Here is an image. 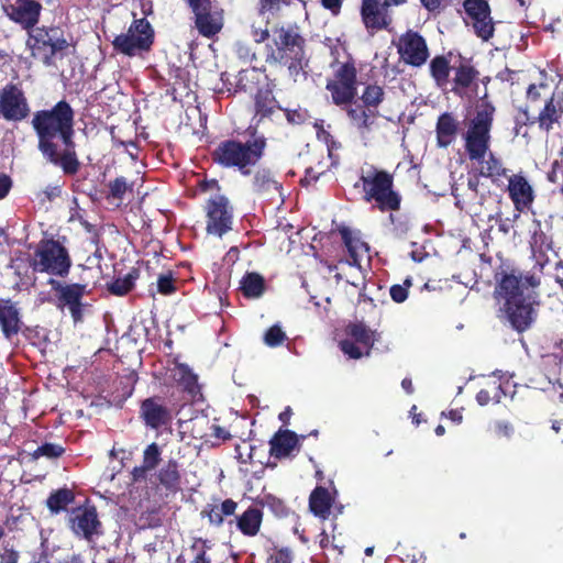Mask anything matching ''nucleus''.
Here are the masks:
<instances>
[{"label":"nucleus","instance_id":"37998d69","mask_svg":"<svg viewBox=\"0 0 563 563\" xmlns=\"http://www.w3.org/2000/svg\"><path fill=\"white\" fill-rule=\"evenodd\" d=\"M162 451L157 443L153 442L148 444L143 451L142 464L145 468L153 471L159 464L162 457Z\"/></svg>","mask_w":563,"mask_h":563},{"label":"nucleus","instance_id":"4d7b16f0","mask_svg":"<svg viewBox=\"0 0 563 563\" xmlns=\"http://www.w3.org/2000/svg\"><path fill=\"white\" fill-rule=\"evenodd\" d=\"M234 51L239 58L243 60L251 62L255 58V52L253 51V48L242 41H238L234 44Z\"/></svg>","mask_w":563,"mask_h":563},{"label":"nucleus","instance_id":"774afa93","mask_svg":"<svg viewBox=\"0 0 563 563\" xmlns=\"http://www.w3.org/2000/svg\"><path fill=\"white\" fill-rule=\"evenodd\" d=\"M55 563H86V560L81 553L74 552L56 560Z\"/></svg>","mask_w":563,"mask_h":563},{"label":"nucleus","instance_id":"e433bc0d","mask_svg":"<svg viewBox=\"0 0 563 563\" xmlns=\"http://www.w3.org/2000/svg\"><path fill=\"white\" fill-rule=\"evenodd\" d=\"M75 501V494L71 489L64 487L52 492L46 500V506L52 514H59Z\"/></svg>","mask_w":563,"mask_h":563},{"label":"nucleus","instance_id":"13d9d810","mask_svg":"<svg viewBox=\"0 0 563 563\" xmlns=\"http://www.w3.org/2000/svg\"><path fill=\"white\" fill-rule=\"evenodd\" d=\"M189 73L185 69L178 68L176 70L175 80L173 82L174 89H184L187 91H190V85H189Z\"/></svg>","mask_w":563,"mask_h":563},{"label":"nucleus","instance_id":"c756f323","mask_svg":"<svg viewBox=\"0 0 563 563\" xmlns=\"http://www.w3.org/2000/svg\"><path fill=\"white\" fill-rule=\"evenodd\" d=\"M238 503L231 498L224 499L220 505L206 504L200 511V517L207 519L209 525L216 528L222 527L225 517L233 516L236 511Z\"/></svg>","mask_w":563,"mask_h":563},{"label":"nucleus","instance_id":"bb28decb","mask_svg":"<svg viewBox=\"0 0 563 563\" xmlns=\"http://www.w3.org/2000/svg\"><path fill=\"white\" fill-rule=\"evenodd\" d=\"M460 133V122L452 112H443L438 117L435 123L437 146L448 148L452 145Z\"/></svg>","mask_w":563,"mask_h":563},{"label":"nucleus","instance_id":"b1692460","mask_svg":"<svg viewBox=\"0 0 563 563\" xmlns=\"http://www.w3.org/2000/svg\"><path fill=\"white\" fill-rule=\"evenodd\" d=\"M5 11L11 21L30 31L40 21L42 4L36 0H15V3L7 8Z\"/></svg>","mask_w":563,"mask_h":563},{"label":"nucleus","instance_id":"1a4fd4ad","mask_svg":"<svg viewBox=\"0 0 563 563\" xmlns=\"http://www.w3.org/2000/svg\"><path fill=\"white\" fill-rule=\"evenodd\" d=\"M155 31L146 18L134 19L125 33L118 34L112 46L114 52L128 57L143 56L152 51Z\"/></svg>","mask_w":563,"mask_h":563},{"label":"nucleus","instance_id":"20e7f679","mask_svg":"<svg viewBox=\"0 0 563 563\" xmlns=\"http://www.w3.org/2000/svg\"><path fill=\"white\" fill-rule=\"evenodd\" d=\"M306 40L300 34L296 24L275 25L272 29V36L265 46V62L271 66H285L294 81L301 76L307 78L305 67Z\"/></svg>","mask_w":563,"mask_h":563},{"label":"nucleus","instance_id":"423d86ee","mask_svg":"<svg viewBox=\"0 0 563 563\" xmlns=\"http://www.w3.org/2000/svg\"><path fill=\"white\" fill-rule=\"evenodd\" d=\"M429 70L440 89H449L461 98L467 96L468 92L477 95L479 70L471 59L461 58L457 64L451 65L448 56L437 55L431 59Z\"/></svg>","mask_w":563,"mask_h":563},{"label":"nucleus","instance_id":"cd10ccee","mask_svg":"<svg viewBox=\"0 0 563 563\" xmlns=\"http://www.w3.org/2000/svg\"><path fill=\"white\" fill-rule=\"evenodd\" d=\"M339 233L350 256L349 264L351 266H360L362 257L369 252L368 244L362 240L360 231L341 227L339 228Z\"/></svg>","mask_w":563,"mask_h":563},{"label":"nucleus","instance_id":"f704fd0d","mask_svg":"<svg viewBox=\"0 0 563 563\" xmlns=\"http://www.w3.org/2000/svg\"><path fill=\"white\" fill-rule=\"evenodd\" d=\"M548 90L549 85L545 82L529 85L526 93V104L521 109V113L525 120H527L532 114L531 112L533 110L539 108L541 102L544 103V99L549 98Z\"/></svg>","mask_w":563,"mask_h":563},{"label":"nucleus","instance_id":"f257e3e1","mask_svg":"<svg viewBox=\"0 0 563 563\" xmlns=\"http://www.w3.org/2000/svg\"><path fill=\"white\" fill-rule=\"evenodd\" d=\"M32 128L37 150L46 162L59 167L67 176L76 175L81 166L75 143V111L66 100L53 108L34 112Z\"/></svg>","mask_w":563,"mask_h":563},{"label":"nucleus","instance_id":"49530a36","mask_svg":"<svg viewBox=\"0 0 563 563\" xmlns=\"http://www.w3.org/2000/svg\"><path fill=\"white\" fill-rule=\"evenodd\" d=\"M287 340L286 333L278 324H274L264 333V343L269 347L282 345Z\"/></svg>","mask_w":563,"mask_h":563},{"label":"nucleus","instance_id":"09e8293b","mask_svg":"<svg viewBox=\"0 0 563 563\" xmlns=\"http://www.w3.org/2000/svg\"><path fill=\"white\" fill-rule=\"evenodd\" d=\"M412 286V280L410 277H407L404 280V284H396L393 285L389 289V294L391 299L397 302L401 303L408 298L409 288Z\"/></svg>","mask_w":563,"mask_h":563},{"label":"nucleus","instance_id":"72a5a7b5","mask_svg":"<svg viewBox=\"0 0 563 563\" xmlns=\"http://www.w3.org/2000/svg\"><path fill=\"white\" fill-rule=\"evenodd\" d=\"M235 521L242 534L254 537L261 529L263 511L257 507L251 506L241 516H238Z\"/></svg>","mask_w":563,"mask_h":563},{"label":"nucleus","instance_id":"603ef678","mask_svg":"<svg viewBox=\"0 0 563 563\" xmlns=\"http://www.w3.org/2000/svg\"><path fill=\"white\" fill-rule=\"evenodd\" d=\"M339 346L341 351L347 355L350 358L358 360L363 356V352L361 351V347L356 345L355 342H353L350 339L341 340L339 343Z\"/></svg>","mask_w":563,"mask_h":563},{"label":"nucleus","instance_id":"69168bd1","mask_svg":"<svg viewBox=\"0 0 563 563\" xmlns=\"http://www.w3.org/2000/svg\"><path fill=\"white\" fill-rule=\"evenodd\" d=\"M489 391L494 402L498 404L501 398L506 395L500 383L494 380L489 383Z\"/></svg>","mask_w":563,"mask_h":563},{"label":"nucleus","instance_id":"2f4dec72","mask_svg":"<svg viewBox=\"0 0 563 563\" xmlns=\"http://www.w3.org/2000/svg\"><path fill=\"white\" fill-rule=\"evenodd\" d=\"M297 445L298 437L294 431L279 430L269 441V454L280 460L289 456Z\"/></svg>","mask_w":563,"mask_h":563},{"label":"nucleus","instance_id":"2eb2a0df","mask_svg":"<svg viewBox=\"0 0 563 563\" xmlns=\"http://www.w3.org/2000/svg\"><path fill=\"white\" fill-rule=\"evenodd\" d=\"M195 15V25L199 34L211 38L223 26L222 10L211 0H186Z\"/></svg>","mask_w":563,"mask_h":563},{"label":"nucleus","instance_id":"aec40b11","mask_svg":"<svg viewBox=\"0 0 563 563\" xmlns=\"http://www.w3.org/2000/svg\"><path fill=\"white\" fill-rule=\"evenodd\" d=\"M362 23L369 35L388 30L393 24V15L382 0H362L360 7Z\"/></svg>","mask_w":563,"mask_h":563},{"label":"nucleus","instance_id":"f8f14e48","mask_svg":"<svg viewBox=\"0 0 563 563\" xmlns=\"http://www.w3.org/2000/svg\"><path fill=\"white\" fill-rule=\"evenodd\" d=\"M48 284L55 291L56 307L59 309L67 308L75 324L82 322L85 308L88 307L82 301L84 297L89 294L87 284H67L54 278H51Z\"/></svg>","mask_w":563,"mask_h":563},{"label":"nucleus","instance_id":"5701e85b","mask_svg":"<svg viewBox=\"0 0 563 563\" xmlns=\"http://www.w3.org/2000/svg\"><path fill=\"white\" fill-rule=\"evenodd\" d=\"M140 417L145 426L153 430H159L172 422L170 410L159 397L144 399L140 406Z\"/></svg>","mask_w":563,"mask_h":563},{"label":"nucleus","instance_id":"c85d7f7f","mask_svg":"<svg viewBox=\"0 0 563 563\" xmlns=\"http://www.w3.org/2000/svg\"><path fill=\"white\" fill-rule=\"evenodd\" d=\"M282 184L275 179L268 168H260L255 172L252 179L253 192L273 199L275 196H282Z\"/></svg>","mask_w":563,"mask_h":563},{"label":"nucleus","instance_id":"9b49d317","mask_svg":"<svg viewBox=\"0 0 563 563\" xmlns=\"http://www.w3.org/2000/svg\"><path fill=\"white\" fill-rule=\"evenodd\" d=\"M325 89L330 91L335 106L341 107L354 101L357 96V69L353 59L338 64L333 78L327 81Z\"/></svg>","mask_w":563,"mask_h":563},{"label":"nucleus","instance_id":"0e129e2a","mask_svg":"<svg viewBox=\"0 0 563 563\" xmlns=\"http://www.w3.org/2000/svg\"><path fill=\"white\" fill-rule=\"evenodd\" d=\"M344 0H320L321 5L329 10L332 15L338 16L341 12Z\"/></svg>","mask_w":563,"mask_h":563},{"label":"nucleus","instance_id":"393cba45","mask_svg":"<svg viewBox=\"0 0 563 563\" xmlns=\"http://www.w3.org/2000/svg\"><path fill=\"white\" fill-rule=\"evenodd\" d=\"M350 124L362 135L368 134L379 113L378 110L371 109L360 102L352 101L344 104Z\"/></svg>","mask_w":563,"mask_h":563},{"label":"nucleus","instance_id":"8fccbe9b","mask_svg":"<svg viewBox=\"0 0 563 563\" xmlns=\"http://www.w3.org/2000/svg\"><path fill=\"white\" fill-rule=\"evenodd\" d=\"M263 505L267 506L278 517L286 516L288 512L285 503L282 499L272 495L265 496Z\"/></svg>","mask_w":563,"mask_h":563},{"label":"nucleus","instance_id":"338daca9","mask_svg":"<svg viewBox=\"0 0 563 563\" xmlns=\"http://www.w3.org/2000/svg\"><path fill=\"white\" fill-rule=\"evenodd\" d=\"M12 188V179L9 175L0 173V200L5 198Z\"/></svg>","mask_w":563,"mask_h":563},{"label":"nucleus","instance_id":"a18cd8bd","mask_svg":"<svg viewBox=\"0 0 563 563\" xmlns=\"http://www.w3.org/2000/svg\"><path fill=\"white\" fill-rule=\"evenodd\" d=\"M109 187V194L107 195V198H113L122 200L125 192L128 190H132V186L128 184L125 177H117L115 179L111 180L108 185Z\"/></svg>","mask_w":563,"mask_h":563},{"label":"nucleus","instance_id":"f3484780","mask_svg":"<svg viewBox=\"0 0 563 563\" xmlns=\"http://www.w3.org/2000/svg\"><path fill=\"white\" fill-rule=\"evenodd\" d=\"M463 8L476 36L489 41L494 36L495 23L487 0H464Z\"/></svg>","mask_w":563,"mask_h":563},{"label":"nucleus","instance_id":"9d476101","mask_svg":"<svg viewBox=\"0 0 563 563\" xmlns=\"http://www.w3.org/2000/svg\"><path fill=\"white\" fill-rule=\"evenodd\" d=\"M26 45L34 58L40 59L45 66H52L55 55L67 49L69 43L58 26H41L29 31Z\"/></svg>","mask_w":563,"mask_h":563},{"label":"nucleus","instance_id":"0eeeda50","mask_svg":"<svg viewBox=\"0 0 563 563\" xmlns=\"http://www.w3.org/2000/svg\"><path fill=\"white\" fill-rule=\"evenodd\" d=\"M366 202H375L380 212L398 211L402 197L395 189L394 175L375 166L360 177Z\"/></svg>","mask_w":563,"mask_h":563},{"label":"nucleus","instance_id":"4be33fe9","mask_svg":"<svg viewBox=\"0 0 563 563\" xmlns=\"http://www.w3.org/2000/svg\"><path fill=\"white\" fill-rule=\"evenodd\" d=\"M507 191L518 212L530 209L536 199L533 187L522 173L514 174L508 178Z\"/></svg>","mask_w":563,"mask_h":563},{"label":"nucleus","instance_id":"a19ab883","mask_svg":"<svg viewBox=\"0 0 563 563\" xmlns=\"http://www.w3.org/2000/svg\"><path fill=\"white\" fill-rule=\"evenodd\" d=\"M384 99L385 91L383 87L376 84H371L364 88L361 96V103L371 109L377 110L378 106L384 101Z\"/></svg>","mask_w":563,"mask_h":563},{"label":"nucleus","instance_id":"a878e982","mask_svg":"<svg viewBox=\"0 0 563 563\" xmlns=\"http://www.w3.org/2000/svg\"><path fill=\"white\" fill-rule=\"evenodd\" d=\"M23 325L20 308L11 299L0 300V328L5 339L15 336Z\"/></svg>","mask_w":563,"mask_h":563},{"label":"nucleus","instance_id":"7c9ffc66","mask_svg":"<svg viewBox=\"0 0 563 563\" xmlns=\"http://www.w3.org/2000/svg\"><path fill=\"white\" fill-rule=\"evenodd\" d=\"M334 499L335 496L328 488L317 486L309 496V510L321 520H327L330 517Z\"/></svg>","mask_w":563,"mask_h":563},{"label":"nucleus","instance_id":"e2e57ef3","mask_svg":"<svg viewBox=\"0 0 563 563\" xmlns=\"http://www.w3.org/2000/svg\"><path fill=\"white\" fill-rule=\"evenodd\" d=\"M196 542H201L203 548L197 552L190 563H211L210 556L207 554V540L199 538Z\"/></svg>","mask_w":563,"mask_h":563},{"label":"nucleus","instance_id":"c03bdc74","mask_svg":"<svg viewBox=\"0 0 563 563\" xmlns=\"http://www.w3.org/2000/svg\"><path fill=\"white\" fill-rule=\"evenodd\" d=\"M64 453L65 448L60 444L45 442L32 453V457L37 460L42 456H45L52 460L60 457Z\"/></svg>","mask_w":563,"mask_h":563},{"label":"nucleus","instance_id":"ddd939ff","mask_svg":"<svg viewBox=\"0 0 563 563\" xmlns=\"http://www.w3.org/2000/svg\"><path fill=\"white\" fill-rule=\"evenodd\" d=\"M206 231L208 234L223 236L232 230L233 207L224 195H214L206 201Z\"/></svg>","mask_w":563,"mask_h":563},{"label":"nucleus","instance_id":"4c0bfd02","mask_svg":"<svg viewBox=\"0 0 563 563\" xmlns=\"http://www.w3.org/2000/svg\"><path fill=\"white\" fill-rule=\"evenodd\" d=\"M174 380L180 385L184 390L195 393L198 388V376L191 368L184 363H177L172 371Z\"/></svg>","mask_w":563,"mask_h":563},{"label":"nucleus","instance_id":"473e14b6","mask_svg":"<svg viewBox=\"0 0 563 563\" xmlns=\"http://www.w3.org/2000/svg\"><path fill=\"white\" fill-rule=\"evenodd\" d=\"M158 484L167 492L176 493L180 488L181 474L179 463L169 459L157 472Z\"/></svg>","mask_w":563,"mask_h":563},{"label":"nucleus","instance_id":"dca6fc26","mask_svg":"<svg viewBox=\"0 0 563 563\" xmlns=\"http://www.w3.org/2000/svg\"><path fill=\"white\" fill-rule=\"evenodd\" d=\"M31 114L29 100L16 84H7L0 89V115L8 122H22Z\"/></svg>","mask_w":563,"mask_h":563},{"label":"nucleus","instance_id":"79ce46f5","mask_svg":"<svg viewBox=\"0 0 563 563\" xmlns=\"http://www.w3.org/2000/svg\"><path fill=\"white\" fill-rule=\"evenodd\" d=\"M482 177L478 175H471L467 179V189L471 192L470 199L474 201V203L478 206H484L486 200V194L489 191L486 190L484 184L481 180Z\"/></svg>","mask_w":563,"mask_h":563},{"label":"nucleus","instance_id":"de8ad7c7","mask_svg":"<svg viewBox=\"0 0 563 563\" xmlns=\"http://www.w3.org/2000/svg\"><path fill=\"white\" fill-rule=\"evenodd\" d=\"M176 279L172 272L161 274L157 278V291L164 296L174 294L176 288Z\"/></svg>","mask_w":563,"mask_h":563},{"label":"nucleus","instance_id":"6e6d98bb","mask_svg":"<svg viewBox=\"0 0 563 563\" xmlns=\"http://www.w3.org/2000/svg\"><path fill=\"white\" fill-rule=\"evenodd\" d=\"M319 545L321 549H328L329 547H332V549L338 551L339 554H342L345 548L344 544L336 542L335 534H332V539H330L325 530H322V532L319 534Z\"/></svg>","mask_w":563,"mask_h":563},{"label":"nucleus","instance_id":"412c9836","mask_svg":"<svg viewBox=\"0 0 563 563\" xmlns=\"http://www.w3.org/2000/svg\"><path fill=\"white\" fill-rule=\"evenodd\" d=\"M274 82H268L261 87L253 95V118L255 125L258 126L265 120H272L273 115L282 109L279 101L274 96Z\"/></svg>","mask_w":563,"mask_h":563},{"label":"nucleus","instance_id":"58836bf2","mask_svg":"<svg viewBox=\"0 0 563 563\" xmlns=\"http://www.w3.org/2000/svg\"><path fill=\"white\" fill-rule=\"evenodd\" d=\"M347 336L360 343L367 350L374 345V331H372L364 322H351L345 328Z\"/></svg>","mask_w":563,"mask_h":563},{"label":"nucleus","instance_id":"ea45409f","mask_svg":"<svg viewBox=\"0 0 563 563\" xmlns=\"http://www.w3.org/2000/svg\"><path fill=\"white\" fill-rule=\"evenodd\" d=\"M139 277V272L133 269L128 273L124 277H119L112 280L107 285V289L110 294L115 296H124L129 294L133 287L136 278Z\"/></svg>","mask_w":563,"mask_h":563},{"label":"nucleus","instance_id":"bf43d9fd","mask_svg":"<svg viewBox=\"0 0 563 563\" xmlns=\"http://www.w3.org/2000/svg\"><path fill=\"white\" fill-rule=\"evenodd\" d=\"M563 173V162L555 159L551 164L550 170L547 173V179L551 184H558L560 175Z\"/></svg>","mask_w":563,"mask_h":563},{"label":"nucleus","instance_id":"c9c22d12","mask_svg":"<svg viewBox=\"0 0 563 563\" xmlns=\"http://www.w3.org/2000/svg\"><path fill=\"white\" fill-rule=\"evenodd\" d=\"M266 289L264 277L256 272L246 273L240 282V290L245 298H260Z\"/></svg>","mask_w":563,"mask_h":563},{"label":"nucleus","instance_id":"a211bd4d","mask_svg":"<svg viewBox=\"0 0 563 563\" xmlns=\"http://www.w3.org/2000/svg\"><path fill=\"white\" fill-rule=\"evenodd\" d=\"M563 118V92L552 91L549 98L544 99L543 107L537 114H531L525 124H538L541 131L550 132L554 126H560Z\"/></svg>","mask_w":563,"mask_h":563},{"label":"nucleus","instance_id":"5fc2aeb1","mask_svg":"<svg viewBox=\"0 0 563 563\" xmlns=\"http://www.w3.org/2000/svg\"><path fill=\"white\" fill-rule=\"evenodd\" d=\"M285 112L286 119L290 124H302L308 119V112L305 109H282Z\"/></svg>","mask_w":563,"mask_h":563},{"label":"nucleus","instance_id":"6e6552de","mask_svg":"<svg viewBox=\"0 0 563 563\" xmlns=\"http://www.w3.org/2000/svg\"><path fill=\"white\" fill-rule=\"evenodd\" d=\"M73 265L68 250L54 239L41 240L30 260V266L35 273L65 278Z\"/></svg>","mask_w":563,"mask_h":563},{"label":"nucleus","instance_id":"f03ea898","mask_svg":"<svg viewBox=\"0 0 563 563\" xmlns=\"http://www.w3.org/2000/svg\"><path fill=\"white\" fill-rule=\"evenodd\" d=\"M494 278V297L501 302L498 318L518 333L528 331L538 317L539 300L534 289L540 286V278L515 267H500Z\"/></svg>","mask_w":563,"mask_h":563},{"label":"nucleus","instance_id":"39448f33","mask_svg":"<svg viewBox=\"0 0 563 563\" xmlns=\"http://www.w3.org/2000/svg\"><path fill=\"white\" fill-rule=\"evenodd\" d=\"M251 139L242 142L228 139L219 142L211 151V159L223 168H236L242 175H250L251 168L258 164L265 154L267 140L258 134L256 126L249 128Z\"/></svg>","mask_w":563,"mask_h":563},{"label":"nucleus","instance_id":"680f3d73","mask_svg":"<svg viewBox=\"0 0 563 563\" xmlns=\"http://www.w3.org/2000/svg\"><path fill=\"white\" fill-rule=\"evenodd\" d=\"M20 553L15 549L4 547L3 552L0 554V563H18Z\"/></svg>","mask_w":563,"mask_h":563},{"label":"nucleus","instance_id":"864d4df0","mask_svg":"<svg viewBox=\"0 0 563 563\" xmlns=\"http://www.w3.org/2000/svg\"><path fill=\"white\" fill-rule=\"evenodd\" d=\"M292 552L288 548L274 549L268 556V563H292Z\"/></svg>","mask_w":563,"mask_h":563},{"label":"nucleus","instance_id":"052dcab7","mask_svg":"<svg viewBox=\"0 0 563 563\" xmlns=\"http://www.w3.org/2000/svg\"><path fill=\"white\" fill-rule=\"evenodd\" d=\"M251 35L255 43L261 44L265 41H269L272 32L269 33L267 27H256L255 25H252Z\"/></svg>","mask_w":563,"mask_h":563},{"label":"nucleus","instance_id":"7ed1b4c3","mask_svg":"<svg viewBox=\"0 0 563 563\" xmlns=\"http://www.w3.org/2000/svg\"><path fill=\"white\" fill-rule=\"evenodd\" d=\"M495 113L496 108L492 101L487 100V92H485L475 106L474 114L463 134L468 159L479 165L475 175L490 178L494 183L507 174V168L503 166L500 158L490 151V132Z\"/></svg>","mask_w":563,"mask_h":563},{"label":"nucleus","instance_id":"6ab92c4d","mask_svg":"<svg viewBox=\"0 0 563 563\" xmlns=\"http://www.w3.org/2000/svg\"><path fill=\"white\" fill-rule=\"evenodd\" d=\"M397 49L400 58L413 67H421L430 56L424 37L413 30L400 35Z\"/></svg>","mask_w":563,"mask_h":563},{"label":"nucleus","instance_id":"4468645a","mask_svg":"<svg viewBox=\"0 0 563 563\" xmlns=\"http://www.w3.org/2000/svg\"><path fill=\"white\" fill-rule=\"evenodd\" d=\"M68 527L76 537L89 542L95 537L102 534V523L99 519L97 507L89 500L70 510Z\"/></svg>","mask_w":563,"mask_h":563},{"label":"nucleus","instance_id":"3c124183","mask_svg":"<svg viewBox=\"0 0 563 563\" xmlns=\"http://www.w3.org/2000/svg\"><path fill=\"white\" fill-rule=\"evenodd\" d=\"M490 431L496 438L509 439L514 434V426L509 421L497 420L490 426Z\"/></svg>","mask_w":563,"mask_h":563}]
</instances>
